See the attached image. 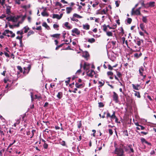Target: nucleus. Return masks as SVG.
<instances>
[{"mask_svg":"<svg viewBox=\"0 0 156 156\" xmlns=\"http://www.w3.org/2000/svg\"><path fill=\"white\" fill-rule=\"evenodd\" d=\"M17 69L20 71V72L21 73H22L23 72V69L21 67V66H18L17 67Z\"/></svg>","mask_w":156,"mask_h":156,"instance_id":"nucleus-45","label":"nucleus"},{"mask_svg":"<svg viewBox=\"0 0 156 156\" xmlns=\"http://www.w3.org/2000/svg\"><path fill=\"white\" fill-rule=\"evenodd\" d=\"M115 112L114 111H113L112 114V115H110V113L108 112L107 114L106 118L108 119L109 117H110L112 119H115L116 117L115 115Z\"/></svg>","mask_w":156,"mask_h":156,"instance_id":"nucleus-7","label":"nucleus"},{"mask_svg":"<svg viewBox=\"0 0 156 156\" xmlns=\"http://www.w3.org/2000/svg\"><path fill=\"white\" fill-rule=\"evenodd\" d=\"M73 10L71 7H67L66 8V10L67 14L70 13Z\"/></svg>","mask_w":156,"mask_h":156,"instance_id":"nucleus-20","label":"nucleus"},{"mask_svg":"<svg viewBox=\"0 0 156 156\" xmlns=\"http://www.w3.org/2000/svg\"><path fill=\"white\" fill-rule=\"evenodd\" d=\"M134 91L135 92L134 95L135 96H136L137 98H140L141 97V96L140 94V93L139 92L136 91L134 90Z\"/></svg>","mask_w":156,"mask_h":156,"instance_id":"nucleus-26","label":"nucleus"},{"mask_svg":"<svg viewBox=\"0 0 156 156\" xmlns=\"http://www.w3.org/2000/svg\"><path fill=\"white\" fill-rule=\"evenodd\" d=\"M122 146L123 147L124 149L125 150V151L126 152H129V148L128 147V145L127 146H124L123 145H122Z\"/></svg>","mask_w":156,"mask_h":156,"instance_id":"nucleus-37","label":"nucleus"},{"mask_svg":"<svg viewBox=\"0 0 156 156\" xmlns=\"http://www.w3.org/2000/svg\"><path fill=\"white\" fill-rule=\"evenodd\" d=\"M134 147V144H133V146L131 144L128 145V147L129 148V153H133L134 152V150L133 147Z\"/></svg>","mask_w":156,"mask_h":156,"instance_id":"nucleus-10","label":"nucleus"},{"mask_svg":"<svg viewBox=\"0 0 156 156\" xmlns=\"http://www.w3.org/2000/svg\"><path fill=\"white\" fill-rule=\"evenodd\" d=\"M107 74L108 76H112L113 74V73L111 71H109L107 72Z\"/></svg>","mask_w":156,"mask_h":156,"instance_id":"nucleus-61","label":"nucleus"},{"mask_svg":"<svg viewBox=\"0 0 156 156\" xmlns=\"http://www.w3.org/2000/svg\"><path fill=\"white\" fill-rule=\"evenodd\" d=\"M68 79L67 80H66L65 81V83H66V86H67L68 85L70 81V79L71 78L70 77H69L68 78Z\"/></svg>","mask_w":156,"mask_h":156,"instance_id":"nucleus-44","label":"nucleus"},{"mask_svg":"<svg viewBox=\"0 0 156 156\" xmlns=\"http://www.w3.org/2000/svg\"><path fill=\"white\" fill-rule=\"evenodd\" d=\"M120 1H116L115 2V4L117 7H118L119 5V3H120Z\"/></svg>","mask_w":156,"mask_h":156,"instance_id":"nucleus-51","label":"nucleus"},{"mask_svg":"<svg viewBox=\"0 0 156 156\" xmlns=\"http://www.w3.org/2000/svg\"><path fill=\"white\" fill-rule=\"evenodd\" d=\"M144 70V68L143 66H141L139 69V72L140 76H143V72Z\"/></svg>","mask_w":156,"mask_h":156,"instance_id":"nucleus-16","label":"nucleus"},{"mask_svg":"<svg viewBox=\"0 0 156 156\" xmlns=\"http://www.w3.org/2000/svg\"><path fill=\"white\" fill-rule=\"evenodd\" d=\"M83 28L84 29L88 30L90 29V25L88 24L83 25Z\"/></svg>","mask_w":156,"mask_h":156,"instance_id":"nucleus-25","label":"nucleus"},{"mask_svg":"<svg viewBox=\"0 0 156 156\" xmlns=\"http://www.w3.org/2000/svg\"><path fill=\"white\" fill-rule=\"evenodd\" d=\"M60 34H56L52 35H50V36L52 37L55 38H59Z\"/></svg>","mask_w":156,"mask_h":156,"instance_id":"nucleus-17","label":"nucleus"},{"mask_svg":"<svg viewBox=\"0 0 156 156\" xmlns=\"http://www.w3.org/2000/svg\"><path fill=\"white\" fill-rule=\"evenodd\" d=\"M31 66L30 65H29L28 66L27 68L25 67H24V71L23 72V74L24 75L26 73L27 74H28L31 69Z\"/></svg>","mask_w":156,"mask_h":156,"instance_id":"nucleus-6","label":"nucleus"},{"mask_svg":"<svg viewBox=\"0 0 156 156\" xmlns=\"http://www.w3.org/2000/svg\"><path fill=\"white\" fill-rule=\"evenodd\" d=\"M136 129L137 130H144L145 129V127L143 126L140 125L139 127H136Z\"/></svg>","mask_w":156,"mask_h":156,"instance_id":"nucleus-32","label":"nucleus"},{"mask_svg":"<svg viewBox=\"0 0 156 156\" xmlns=\"http://www.w3.org/2000/svg\"><path fill=\"white\" fill-rule=\"evenodd\" d=\"M82 16L79 15L76 13H74L73 16L72 17L70 18L71 20L73 21H75L76 19V18H81Z\"/></svg>","mask_w":156,"mask_h":156,"instance_id":"nucleus-8","label":"nucleus"},{"mask_svg":"<svg viewBox=\"0 0 156 156\" xmlns=\"http://www.w3.org/2000/svg\"><path fill=\"white\" fill-rule=\"evenodd\" d=\"M34 32L33 31H29L27 34V36L28 37L31 34H34Z\"/></svg>","mask_w":156,"mask_h":156,"instance_id":"nucleus-46","label":"nucleus"},{"mask_svg":"<svg viewBox=\"0 0 156 156\" xmlns=\"http://www.w3.org/2000/svg\"><path fill=\"white\" fill-rule=\"evenodd\" d=\"M77 126L78 128L79 129H80L81 127L82 126L81 121H80L77 122Z\"/></svg>","mask_w":156,"mask_h":156,"instance_id":"nucleus-29","label":"nucleus"},{"mask_svg":"<svg viewBox=\"0 0 156 156\" xmlns=\"http://www.w3.org/2000/svg\"><path fill=\"white\" fill-rule=\"evenodd\" d=\"M11 7L9 5L6 6V12L7 14H9L11 12Z\"/></svg>","mask_w":156,"mask_h":156,"instance_id":"nucleus-24","label":"nucleus"},{"mask_svg":"<svg viewBox=\"0 0 156 156\" xmlns=\"http://www.w3.org/2000/svg\"><path fill=\"white\" fill-rule=\"evenodd\" d=\"M36 130L35 129H33L31 131L32 134V136L30 137V138H32L33 136H34V133L36 132Z\"/></svg>","mask_w":156,"mask_h":156,"instance_id":"nucleus-49","label":"nucleus"},{"mask_svg":"<svg viewBox=\"0 0 156 156\" xmlns=\"http://www.w3.org/2000/svg\"><path fill=\"white\" fill-rule=\"evenodd\" d=\"M135 8H133L132 9L131 15H140L141 14L140 11L138 10L137 9L135 10Z\"/></svg>","mask_w":156,"mask_h":156,"instance_id":"nucleus-5","label":"nucleus"},{"mask_svg":"<svg viewBox=\"0 0 156 156\" xmlns=\"http://www.w3.org/2000/svg\"><path fill=\"white\" fill-rule=\"evenodd\" d=\"M17 34H20L22 36L23 34V31L22 30H21V31H17Z\"/></svg>","mask_w":156,"mask_h":156,"instance_id":"nucleus-52","label":"nucleus"},{"mask_svg":"<svg viewBox=\"0 0 156 156\" xmlns=\"http://www.w3.org/2000/svg\"><path fill=\"white\" fill-rule=\"evenodd\" d=\"M142 21L144 23H147V16H143L142 17Z\"/></svg>","mask_w":156,"mask_h":156,"instance_id":"nucleus-35","label":"nucleus"},{"mask_svg":"<svg viewBox=\"0 0 156 156\" xmlns=\"http://www.w3.org/2000/svg\"><path fill=\"white\" fill-rule=\"evenodd\" d=\"M69 24V23L68 22H66L64 24V25L68 29H70L71 28L70 26L68 25Z\"/></svg>","mask_w":156,"mask_h":156,"instance_id":"nucleus-39","label":"nucleus"},{"mask_svg":"<svg viewBox=\"0 0 156 156\" xmlns=\"http://www.w3.org/2000/svg\"><path fill=\"white\" fill-rule=\"evenodd\" d=\"M141 142H142V143H144L145 144H146V142L147 141H146V140L144 138H142L141 139Z\"/></svg>","mask_w":156,"mask_h":156,"instance_id":"nucleus-54","label":"nucleus"},{"mask_svg":"<svg viewBox=\"0 0 156 156\" xmlns=\"http://www.w3.org/2000/svg\"><path fill=\"white\" fill-rule=\"evenodd\" d=\"M136 40V41L135 40L134 41L135 42H136V44L139 46H140L141 45V42L142 43L143 42V40L140 39L139 38L137 39Z\"/></svg>","mask_w":156,"mask_h":156,"instance_id":"nucleus-11","label":"nucleus"},{"mask_svg":"<svg viewBox=\"0 0 156 156\" xmlns=\"http://www.w3.org/2000/svg\"><path fill=\"white\" fill-rule=\"evenodd\" d=\"M103 30L104 31L106 32H107V26H106L105 24H104L103 26Z\"/></svg>","mask_w":156,"mask_h":156,"instance_id":"nucleus-42","label":"nucleus"},{"mask_svg":"<svg viewBox=\"0 0 156 156\" xmlns=\"http://www.w3.org/2000/svg\"><path fill=\"white\" fill-rule=\"evenodd\" d=\"M90 65L89 64H87L86 62L84 63V66H83V69L86 71H87L89 70V66Z\"/></svg>","mask_w":156,"mask_h":156,"instance_id":"nucleus-15","label":"nucleus"},{"mask_svg":"<svg viewBox=\"0 0 156 156\" xmlns=\"http://www.w3.org/2000/svg\"><path fill=\"white\" fill-rule=\"evenodd\" d=\"M18 149H16L14 150V151H13V152H15L16 154H20L21 152L20 151H18L17 150Z\"/></svg>","mask_w":156,"mask_h":156,"instance_id":"nucleus-50","label":"nucleus"},{"mask_svg":"<svg viewBox=\"0 0 156 156\" xmlns=\"http://www.w3.org/2000/svg\"><path fill=\"white\" fill-rule=\"evenodd\" d=\"M23 29H24V33H26L29 30V28L28 27H23Z\"/></svg>","mask_w":156,"mask_h":156,"instance_id":"nucleus-38","label":"nucleus"},{"mask_svg":"<svg viewBox=\"0 0 156 156\" xmlns=\"http://www.w3.org/2000/svg\"><path fill=\"white\" fill-rule=\"evenodd\" d=\"M98 83L100 84H101V85L99 86V87H102L104 85L105 83L104 81H103V82L102 83V82H101L100 81H99Z\"/></svg>","mask_w":156,"mask_h":156,"instance_id":"nucleus-53","label":"nucleus"},{"mask_svg":"<svg viewBox=\"0 0 156 156\" xmlns=\"http://www.w3.org/2000/svg\"><path fill=\"white\" fill-rule=\"evenodd\" d=\"M108 11V9L106 8V11L105 10V9H103V10L100 11L98 13H97V14H101L102 15L103 14H106V12Z\"/></svg>","mask_w":156,"mask_h":156,"instance_id":"nucleus-18","label":"nucleus"},{"mask_svg":"<svg viewBox=\"0 0 156 156\" xmlns=\"http://www.w3.org/2000/svg\"><path fill=\"white\" fill-rule=\"evenodd\" d=\"M140 27L141 30L144 31V32L147 34H148V33L145 30V26L144 24L143 23L140 24Z\"/></svg>","mask_w":156,"mask_h":156,"instance_id":"nucleus-14","label":"nucleus"},{"mask_svg":"<svg viewBox=\"0 0 156 156\" xmlns=\"http://www.w3.org/2000/svg\"><path fill=\"white\" fill-rule=\"evenodd\" d=\"M155 2H151L147 3V8L154 7L155 5Z\"/></svg>","mask_w":156,"mask_h":156,"instance_id":"nucleus-12","label":"nucleus"},{"mask_svg":"<svg viewBox=\"0 0 156 156\" xmlns=\"http://www.w3.org/2000/svg\"><path fill=\"white\" fill-rule=\"evenodd\" d=\"M132 20L131 18H128L127 20V22L128 24H130L131 23Z\"/></svg>","mask_w":156,"mask_h":156,"instance_id":"nucleus-43","label":"nucleus"},{"mask_svg":"<svg viewBox=\"0 0 156 156\" xmlns=\"http://www.w3.org/2000/svg\"><path fill=\"white\" fill-rule=\"evenodd\" d=\"M52 18L53 19L56 18L58 20H60L59 15L57 14H53V15Z\"/></svg>","mask_w":156,"mask_h":156,"instance_id":"nucleus-33","label":"nucleus"},{"mask_svg":"<svg viewBox=\"0 0 156 156\" xmlns=\"http://www.w3.org/2000/svg\"><path fill=\"white\" fill-rule=\"evenodd\" d=\"M60 143L63 146H66L65 142L64 141L62 140V141L60 142Z\"/></svg>","mask_w":156,"mask_h":156,"instance_id":"nucleus-56","label":"nucleus"},{"mask_svg":"<svg viewBox=\"0 0 156 156\" xmlns=\"http://www.w3.org/2000/svg\"><path fill=\"white\" fill-rule=\"evenodd\" d=\"M106 34L108 36H112L113 35L112 33L110 31L106 32Z\"/></svg>","mask_w":156,"mask_h":156,"instance_id":"nucleus-41","label":"nucleus"},{"mask_svg":"<svg viewBox=\"0 0 156 156\" xmlns=\"http://www.w3.org/2000/svg\"><path fill=\"white\" fill-rule=\"evenodd\" d=\"M84 54L83 55V56L85 58H87L89 56V55L87 51H85L83 53Z\"/></svg>","mask_w":156,"mask_h":156,"instance_id":"nucleus-21","label":"nucleus"},{"mask_svg":"<svg viewBox=\"0 0 156 156\" xmlns=\"http://www.w3.org/2000/svg\"><path fill=\"white\" fill-rule=\"evenodd\" d=\"M23 36L22 35L21 36L19 37V36H18L16 37V39H17L19 40L20 41H22V39L23 38Z\"/></svg>","mask_w":156,"mask_h":156,"instance_id":"nucleus-55","label":"nucleus"},{"mask_svg":"<svg viewBox=\"0 0 156 156\" xmlns=\"http://www.w3.org/2000/svg\"><path fill=\"white\" fill-rule=\"evenodd\" d=\"M132 86L133 89L136 90H139L138 87L140 86V85L139 84H137L136 85H135L134 84H132Z\"/></svg>","mask_w":156,"mask_h":156,"instance_id":"nucleus-19","label":"nucleus"},{"mask_svg":"<svg viewBox=\"0 0 156 156\" xmlns=\"http://www.w3.org/2000/svg\"><path fill=\"white\" fill-rule=\"evenodd\" d=\"M98 107L99 108H102L105 105L104 104V103L101 102H100L98 103Z\"/></svg>","mask_w":156,"mask_h":156,"instance_id":"nucleus-40","label":"nucleus"},{"mask_svg":"<svg viewBox=\"0 0 156 156\" xmlns=\"http://www.w3.org/2000/svg\"><path fill=\"white\" fill-rule=\"evenodd\" d=\"M88 70V71L87 72V75L89 77H92L95 74V72L93 70H91L90 71L89 70Z\"/></svg>","mask_w":156,"mask_h":156,"instance_id":"nucleus-9","label":"nucleus"},{"mask_svg":"<svg viewBox=\"0 0 156 156\" xmlns=\"http://www.w3.org/2000/svg\"><path fill=\"white\" fill-rule=\"evenodd\" d=\"M99 3L98 2H95V3L93 4L92 5V6L93 7H95L96 6L98 5Z\"/></svg>","mask_w":156,"mask_h":156,"instance_id":"nucleus-58","label":"nucleus"},{"mask_svg":"<svg viewBox=\"0 0 156 156\" xmlns=\"http://www.w3.org/2000/svg\"><path fill=\"white\" fill-rule=\"evenodd\" d=\"M20 0H15L16 3L18 5H20Z\"/></svg>","mask_w":156,"mask_h":156,"instance_id":"nucleus-63","label":"nucleus"},{"mask_svg":"<svg viewBox=\"0 0 156 156\" xmlns=\"http://www.w3.org/2000/svg\"><path fill=\"white\" fill-rule=\"evenodd\" d=\"M113 100L116 103H118L119 102V96L118 94L115 92H113V95H112Z\"/></svg>","mask_w":156,"mask_h":156,"instance_id":"nucleus-4","label":"nucleus"},{"mask_svg":"<svg viewBox=\"0 0 156 156\" xmlns=\"http://www.w3.org/2000/svg\"><path fill=\"white\" fill-rule=\"evenodd\" d=\"M75 85L76 87L78 88H80L81 86H82V87H84L82 84H79L78 83H76Z\"/></svg>","mask_w":156,"mask_h":156,"instance_id":"nucleus-28","label":"nucleus"},{"mask_svg":"<svg viewBox=\"0 0 156 156\" xmlns=\"http://www.w3.org/2000/svg\"><path fill=\"white\" fill-rule=\"evenodd\" d=\"M5 0H0V3H1L2 5H3L5 3Z\"/></svg>","mask_w":156,"mask_h":156,"instance_id":"nucleus-57","label":"nucleus"},{"mask_svg":"<svg viewBox=\"0 0 156 156\" xmlns=\"http://www.w3.org/2000/svg\"><path fill=\"white\" fill-rule=\"evenodd\" d=\"M137 47L136 46H134L133 47V48L134 49V50L133 51L134 52H136V51H139L140 50V48H139L138 49H136Z\"/></svg>","mask_w":156,"mask_h":156,"instance_id":"nucleus-36","label":"nucleus"},{"mask_svg":"<svg viewBox=\"0 0 156 156\" xmlns=\"http://www.w3.org/2000/svg\"><path fill=\"white\" fill-rule=\"evenodd\" d=\"M88 42L92 43L95 42V39L94 38H89L88 40Z\"/></svg>","mask_w":156,"mask_h":156,"instance_id":"nucleus-31","label":"nucleus"},{"mask_svg":"<svg viewBox=\"0 0 156 156\" xmlns=\"http://www.w3.org/2000/svg\"><path fill=\"white\" fill-rule=\"evenodd\" d=\"M42 26L44 27L47 30H49L50 29V27L47 25V23L44 22L42 24Z\"/></svg>","mask_w":156,"mask_h":156,"instance_id":"nucleus-22","label":"nucleus"},{"mask_svg":"<svg viewBox=\"0 0 156 156\" xmlns=\"http://www.w3.org/2000/svg\"><path fill=\"white\" fill-rule=\"evenodd\" d=\"M123 134L125 136H128V133L127 130H125L123 131Z\"/></svg>","mask_w":156,"mask_h":156,"instance_id":"nucleus-47","label":"nucleus"},{"mask_svg":"<svg viewBox=\"0 0 156 156\" xmlns=\"http://www.w3.org/2000/svg\"><path fill=\"white\" fill-rule=\"evenodd\" d=\"M111 43L113 46H115V45L116 41H112L111 42Z\"/></svg>","mask_w":156,"mask_h":156,"instance_id":"nucleus-64","label":"nucleus"},{"mask_svg":"<svg viewBox=\"0 0 156 156\" xmlns=\"http://www.w3.org/2000/svg\"><path fill=\"white\" fill-rule=\"evenodd\" d=\"M48 145L47 144H46V143H44V144L43 145V147L44 149H47L48 147Z\"/></svg>","mask_w":156,"mask_h":156,"instance_id":"nucleus-62","label":"nucleus"},{"mask_svg":"<svg viewBox=\"0 0 156 156\" xmlns=\"http://www.w3.org/2000/svg\"><path fill=\"white\" fill-rule=\"evenodd\" d=\"M117 75L120 78L122 77V74L119 72H117Z\"/></svg>","mask_w":156,"mask_h":156,"instance_id":"nucleus-48","label":"nucleus"},{"mask_svg":"<svg viewBox=\"0 0 156 156\" xmlns=\"http://www.w3.org/2000/svg\"><path fill=\"white\" fill-rule=\"evenodd\" d=\"M6 132L8 133L7 128H6L5 126H4V128L2 127V128H0V135L2 137L5 135V134Z\"/></svg>","mask_w":156,"mask_h":156,"instance_id":"nucleus-3","label":"nucleus"},{"mask_svg":"<svg viewBox=\"0 0 156 156\" xmlns=\"http://www.w3.org/2000/svg\"><path fill=\"white\" fill-rule=\"evenodd\" d=\"M114 153L116 154L117 156H125L123 150L121 147H116L114 151Z\"/></svg>","mask_w":156,"mask_h":156,"instance_id":"nucleus-1","label":"nucleus"},{"mask_svg":"<svg viewBox=\"0 0 156 156\" xmlns=\"http://www.w3.org/2000/svg\"><path fill=\"white\" fill-rule=\"evenodd\" d=\"M55 6H59L61 7L62 6V4L59 2H57L55 4Z\"/></svg>","mask_w":156,"mask_h":156,"instance_id":"nucleus-60","label":"nucleus"},{"mask_svg":"<svg viewBox=\"0 0 156 156\" xmlns=\"http://www.w3.org/2000/svg\"><path fill=\"white\" fill-rule=\"evenodd\" d=\"M45 9H44V11L41 13L42 15L43 16H48L49 14L46 12Z\"/></svg>","mask_w":156,"mask_h":156,"instance_id":"nucleus-27","label":"nucleus"},{"mask_svg":"<svg viewBox=\"0 0 156 156\" xmlns=\"http://www.w3.org/2000/svg\"><path fill=\"white\" fill-rule=\"evenodd\" d=\"M122 40V43L123 44L125 43L126 44L127 46L128 45V41L127 40L125 41L126 38L125 37H122L121 38Z\"/></svg>","mask_w":156,"mask_h":156,"instance_id":"nucleus-30","label":"nucleus"},{"mask_svg":"<svg viewBox=\"0 0 156 156\" xmlns=\"http://www.w3.org/2000/svg\"><path fill=\"white\" fill-rule=\"evenodd\" d=\"M72 32L73 33H75L77 35H79L80 34V31L77 28H75L73 29L72 30Z\"/></svg>","mask_w":156,"mask_h":156,"instance_id":"nucleus-13","label":"nucleus"},{"mask_svg":"<svg viewBox=\"0 0 156 156\" xmlns=\"http://www.w3.org/2000/svg\"><path fill=\"white\" fill-rule=\"evenodd\" d=\"M108 132H109V134H110V135H112V134H113V132L112 130L111 129H109V130H108Z\"/></svg>","mask_w":156,"mask_h":156,"instance_id":"nucleus-59","label":"nucleus"},{"mask_svg":"<svg viewBox=\"0 0 156 156\" xmlns=\"http://www.w3.org/2000/svg\"><path fill=\"white\" fill-rule=\"evenodd\" d=\"M19 18V16H17L16 17L15 16H8L6 18V19L8 20V21H12L13 22H15L17 21L18 19Z\"/></svg>","mask_w":156,"mask_h":156,"instance_id":"nucleus-2","label":"nucleus"},{"mask_svg":"<svg viewBox=\"0 0 156 156\" xmlns=\"http://www.w3.org/2000/svg\"><path fill=\"white\" fill-rule=\"evenodd\" d=\"M141 4L145 8H147V3L146 4H144V0H141Z\"/></svg>","mask_w":156,"mask_h":156,"instance_id":"nucleus-34","label":"nucleus"},{"mask_svg":"<svg viewBox=\"0 0 156 156\" xmlns=\"http://www.w3.org/2000/svg\"><path fill=\"white\" fill-rule=\"evenodd\" d=\"M63 96V94L62 92H60L58 93L57 97L59 99H60Z\"/></svg>","mask_w":156,"mask_h":156,"instance_id":"nucleus-23","label":"nucleus"}]
</instances>
